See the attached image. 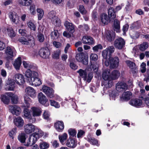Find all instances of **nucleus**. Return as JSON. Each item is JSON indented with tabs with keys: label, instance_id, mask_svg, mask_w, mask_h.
<instances>
[{
	"label": "nucleus",
	"instance_id": "1",
	"mask_svg": "<svg viewBox=\"0 0 149 149\" xmlns=\"http://www.w3.org/2000/svg\"><path fill=\"white\" fill-rule=\"evenodd\" d=\"M24 130L25 133L27 134H29L33 132V133H36V134L43 135V132L39 128L35 126L31 123L26 124L24 126Z\"/></svg>",
	"mask_w": 149,
	"mask_h": 149
},
{
	"label": "nucleus",
	"instance_id": "2",
	"mask_svg": "<svg viewBox=\"0 0 149 149\" xmlns=\"http://www.w3.org/2000/svg\"><path fill=\"white\" fill-rule=\"evenodd\" d=\"M47 17L50 20L52 23L55 26H61V21L56 15L55 11L52 10L49 12L47 15Z\"/></svg>",
	"mask_w": 149,
	"mask_h": 149
},
{
	"label": "nucleus",
	"instance_id": "3",
	"mask_svg": "<svg viewBox=\"0 0 149 149\" xmlns=\"http://www.w3.org/2000/svg\"><path fill=\"white\" fill-rule=\"evenodd\" d=\"M37 134L36 133H33L31 134L28 138L26 142L24 143V145L26 146H31L34 144L39 138L43 135Z\"/></svg>",
	"mask_w": 149,
	"mask_h": 149
},
{
	"label": "nucleus",
	"instance_id": "4",
	"mask_svg": "<svg viewBox=\"0 0 149 149\" xmlns=\"http://www.w3.org/2000/svg\"><path fill=\"white\" fill-rule=\"evenodd\" d=\"M77 72L79 74L80 76L84 81L86 80L88 83L90 82L93 77V74L92 73H89L87 75L86 70L81 69H80L77 71Z\"/></svg>",
	"mask_w": 149,
	"mask_h": 149
},
{
	"label": "nucleus",
	"instance_id": "5",
	"mask_svg": "<svg viewBox=\"0 0 149 149\" xmlns=\"http://www.w3.org/2000/svg\"><path fill=\"white\" fill-rule=\"evenodd\" d=\"M77 61L86 65L88 64V58L86 57L83 52L77 54L75 57Z\"/></svg>",
	"mask_w": 149,
	"mask_h": 149
},
{
	"label": "nucleus",
	"instance_id": "6",
	"mask_svg": "<svg viewBox=\"0 0 149 149\" xmlns=\"http://www.w3.org/2000/svg\"><path fill=\"white\" fill-rule=\"evenodd\" d=\"M16 50L15 48L12 46L7 47L5 50V53L7 56L6 58L8 60H10L15 55Z\"/></svg>",
	"mask_w": 149,
	"mask_h": 149
},
{
	"label": "nucleus",
	"instance_id": "7",
	"mask_svg": "<svg viewBox=\"0 0 149 149\" xmlns=\"http://www.w3.org/2000/svg\"><path fill=\"white\" fill-rule=\"evenodd\" d=\"M42 91L48 97L50 98H53L55 96L54 91L50 87L44 85L42 86Z\"/></svg>",
	"mask_w": 149,
	"mask_h": 149
},
{
	"label": "nucleus",
	"instance_id": "8",
	"mask_svg": "<svg viewBox=\"0 0 149 149\" xmlns=\"http://www.w3.org/2000/svg\"><path fill=\"white\" fill-rule=\"evenodd\" d=\"M38 54L40 56L43 58H48L50 54V52L47 47L41 48L39 51Z\"/></svg>",
	"mask_w": 149,
	"mask_h": 149
},
{
	"label": "nucleus",
	"instance_id": "9",
	"mask_svg": "<svg viewBox=\"0 0 149 149\" xmlns=\"http://www.w3.org/2000/svg\"><path fill=\"white\" fill-rule=\"evenodd\" d=\"M13 80L19 86L23 84L25 82L23 75L19 73L15 74Z\"/></svg>",
	"mask_w": 149,
	"mask_h": 149
},
{
	"label": "nucleus",
	"instance_id": "10",
	"mask_svg": "<svg viewBox=\"0 0 149 149\" xmlns=\"http://www.w3.org/2000/svg\"><path fill=\"white\" fill-rule=\"evenodd\" d=\"M125 44V42L123 38H118L116 39L114 45L116 48L120 49L124 47Z\"/></svg>",
	"mask_w": 149,
	"mask_h": 149
},
{
	"label": "nucleus",
	"instance_id": "11",
	"mask_svg": "<svg viewBox=\"0 0 149 149\" xmlns=\"http://www.w3.org/2000/svg\"><path fill=\"white\" fill-rule=\"evenodd\" d=\"M115 48L113 46H109L104 50L102 52V56L104 58L106 59L107 58L108 55L110 57L111 54L114 51Z\"/></svg>",
	"mask_w": 149,
	"mask_h": 149
},
{
	"label": "nucleus",
	"instance_id": "12",
	"mask_svg": "<svg viewBox=\"0 0 149 149\" xmlns=\"http://www.w3.org/2000/svg\"><path fill=\"white\" fill-rule=\"evenodd\" d=\"M38 98L39 102L45 106H48L49 105V103L47 102L48 99L45 95L42 93H39L38 95Z\"/></svg>",
	"mask_w": 149,
	"mask_h": 149
},
{
	"label": "nucleus",
	"instance_id": "13",
	"mask_svg": "<svg viewBox=\"0 0 149 149\" xmlns=\"http://www.w3.org/2000/svg\"><path fill=\"white\" fill-rule=\"evenodd\" d=\"M110 62V67L111 68H116L119 65V59L118 57L113 58H109Z\"/></svg>",
	"mask_w": 149,
	"mask_h": 149
},
{
	"label": "nucleus",
	"instance_id": "14",
	"mask_svg": "<svg viewBox=\"0 0 149 149\" xmlns=\"http://www.w3.org/2000/svg\"><path fill=\"white\" fill-rule=\"evenodd\" d=\"M127 88L128 86L127 84L123 82H118L116 84V90L119 92L127 90Z\"/></svg>",
	"mask_w": 149,
	"mask_h": 149
},
{
	"label": "nucleus",
	"instance_id": "15",
	"mask_svg": "<svg viewBox=\"0 0 149 149\" xmlns=\"http://www.w3.org/2000/svg\"><path fill=\"white\" fill-rule=\"evenodd\" d=\"M9 109L13 114L16 116L19 115L21 112L20 108L17 105H9Z\"/></svg>",
	"mask_w": 149,
	"mask_h": 149
},
{
	"label": "nucleus",
	"instance_id": "16",
	"mask_svg": "<svg viewBox=\"0 0 149 149\" xmlns=\"http://www.w3.org/2000/svg\"><path fill=\"white\" fill-rule=\"evenodd\" d=\"M9 16L10 19L14 23L17 24L19 22V17L14 12H10L9 13Z\"/></svg>",
	"mask_w": 149,
	"mask_h": 149
},
{
	"label": "nucleus",
	"instance_id": "17",
	"mask_svg": "<svg viewBox=\"0 0 149 149\" xmlns=\"http://www.w3.org/2000/svg\"><path fill=\"white\" fill-rule=\"evenodd\" d=\"M100 19L101 22L105 25L107 24L110 21L112 20L107 14L104 13L101 14Z\"/></svg>",
	"mask_w": 149,
	"mask_h": 149
},
{
	"label": "nucleus",
	"instance_id": "18",
	"mask_svg": "<svg viewBox=\"0 0 149 149\" xmlns=\"http://www.w3.org/2000/svg\"><path fill=\"white\" fill-rule=\"evenodd\" d=\"M115 37V33L113 31H108L106 32L105 38L109 41L113 40Z\"/></svg>",
	"mask_w": 149,
	"mask_h": 149
},
{
	"label": "nucleus",
	"instance_id": "19",
	"mask_svg": "<svg viewBox=\"0 0 149 149\" xmlns=\"http://www.w3.org/2000/svg\"><path fill=\"white\" fill-rule=\"evenodd\" d=\"M15 82L12 79L8 80L5 89L6 91H13L15 87Z\"/></svg>",
	"mask_w": 149,
	"mask_h": 149
},
{
	"label": "nucleus",
	"instance_id": "20",
	"mask_svg": "<svg viewBox=\"0 0 149 149\" xmlns=\"http://www.w3.org/2000/svg\"><path fill=\"white\" fill-rule=\"evenodd\" d=\"M15 125L18 127H21L24 125V122L22 118L20 117L15 118L14 119Z\"/></svg>",
	"mask_w": 149,
	"mask_h": 149
},
{
	"label": "nucleus",
	"instance_id": "21",
	"mask_svg": "<svg viewBox=\"0 0 149 149\" xmlns=\"http://www.w3.org/2000/svg\"><path fill=\"white\" fill-rule=\"evenodd\" d=\"M29 82L30 85L35 86H39L42 84L40 79L38 77L31 78V80H29Z\"/></svg>",
	"mask_w": 149,
	"mask_h": 149
},
{
	"label": "nucleus",
	"instance_id": "22",
	"mask_svg": "<svg viewBox=\"0 0 149 149\" xmlns=\"http://www.w3.org/2000/svg\"><path fill=\"white\" fill-rule=\"evenodd\" d=\"M113 84L112 80L111 79H104L102 82V86H104V88H111Z\"/></svg>",
	"mask_w": 149,
	"mask_h": 149
},
{
	"label": "nucleus",
	"instance_id": "23",
	"mask_svg": "<svg viewBox=\"0 0 149 149\" xmlns=\"http://www.w3.org/2000/svg\"><path fill=\"white\" fill-rule=\"evenodd\" d=\"M142 101L139 99H134L131 100L130 101V104L133 106L139 107L142 105Z\"/></svg>",
	"mask_w": 149,
	"mask_h": 149
},
{
	"label": "nucleus",
	"instance_id": "24",
	"mask_svg": "<svg viewBox=\"0 0 149 149\" xmlns=\"http://www.w3.org/2000/svg\"><path fill=\"white\" fill-rule=\"evenodd\" d=\"M64 25L69 32L71 33H73L74 32V26L72 23L68 21H66L64 23Z\"/></svg>",
	"mask_w": 149,
	"mask_h": 149
},
{
	"label": "nucleus",
	"instance_id": "25",
	"mask_svg": "<svg viewBox=\"0 0 149 149\" xmlns=\"http://www.w3.org/2000/svg\"><path fill=\"white\" fill-rule=\"evenodd\" d=\"M26 93L32 97H34L36 96V92L35 90L32 87L29 86L25 89Z\"/></svg>",
	"mask_w": 149,
	"mask_h": 149
},
{
	"label": "nucleus",
	"instance_id": "26",
	"mask_svg": "<svg viewBox=\"0 0 149 149\" xmlns=\"http://www.w3.org/2000/svg\"><path fill=\"white\" fill-rule=\"evenodd\" d=\"M82 41L84 44L89 45L92 44L94 43V40L92 38L88 36H84L82 38Z\"/></svg>",
	"mask_w": 149,
	"mask_h": 149
},
{
	"label": "nucleus",
	"instance_id": "27",
	"mask_svg": "<svg viewBox=\"0 0 149 149\" xmlns=\"http://www.w3.org/2000/svg\"><path fill=\"white\" fill-rule=\"evenodd\" d=\"M24 117L28 119L31 120L30 122L33 123L35 122L36 119L35 118H32L30 114V112L27 108L24 109Z\"/></svg>",
	"mask_w": 149,
	"mask_h": 149
},
{
	"label": "nucleus",
	"instance_id": "28",
	"mask_svg": "<svg viewBox=\"0 0 149 149\" xmlns=\"http://www.w3.org/2000/svg\"><path fill=\"white\" fill-rule=\"evenodd\" d=\"M77 143L75 140L71 137H70L68 139L66 145L70 148H74L77 146Z\"/></svg>",
	"mask_w": 149,
	"mask_h": 149
},
{
	"label": "nucleus",
	"instance_id": "29",
	"mask_svg": "<svg viewBox=\"0 0 149 149\" xmlns=\"http://www.w3.org/2000/svg\"><path fill=\"white\" fill-rule=\"evenodd\" d=\"M54 127L58 131L61 132L64 128L63 123L62 121H58L55 124Z\"/></svg>",
	"mask_w": 149,
	"mask_h": 149
},
{
	"label": "nucleus",
	"instance_id": "30",
	"mask_svg": "<svg viewBox=\"0 0 149 149\" xmlns=\"http://www.w3.org/2000/svg\"><path fill=\"white\" fill-rule=\"evenodd\" d=\"M32 115L34 117L40 116L41 113V109L38 107H33L31 108Z\"/></svg>",
	"mask_w": 149,
	"mask_h": 149
},
{
	"label": "nucleus",
	"instance_id": "31",
	"mask_svg": "<svg viewBox=\"0 0 149 149\" xmlns=\"http://www.w3.org/2000/svg\"><path fill=\"white\" fill-rule=\"evenodd\" d=\"M102 78L103 79H111L110 75V71L109 69L104 70L102 74Z\"/></svg>",
	"mask_w": 149,
	"mask_h": 149
},
{
	"label": "nucleus",
	"instance_id": "32",
	"mask_svg": "<svg viewBox=\"0 0 149 149\" xmlns=\"http://www.w3.org/2000/svg\"><path fill=\"white\" fill-rule=\"evenodd\" d=\"M9 93H6L5 95L1 96V100L5 104H8L9 102L10 97L8 96V94Z\"/></svg>",
	"mask_w": 149,
	"mask_h": 149
},
{
	"label": "nucleus",
	"instance_id": "33",
	"mask_svg": "<svg viewBox=\"0 0 149 149\" xmlns=\"http://www.w3.org/2000/svg\"><path fill=\"white\" fill-rule=\"evenodd\" d=\"M21 63V58L19 57L15 60L13 63V65L16 70H18L19 69Z\"/></svg>",
	"mask_w": 149,
	"mask_h": 149
},
{
	"label": "nucleus",
	"instance_id": "34",
	"mask_svg": "<svg viewBox=\"0 0 149 149\" xmlns=\"http://www.w3.org/2000/svg\"><path fill=\"white\" fill-rule=\"evenodd\" d=\"M108 14L109 16L111 19L113 20L116 17V14L114 9L113 8H110L108 10Z\"/></svg>",
	"mask_w": 149,
	"mask_h": 149
},
{
	"label": "nucleus",
	"instance_id": "35",
	"mask_svg": "<svg viewBox=\"0 0 149 149\" xmlns=\"http://www.w3.org/2000/svg\"><path fill=\"white\" fill-rule=\"evenodd\" d=\"M132 95V93L131 92H126L123 94L122 97H121V99L125 101H127L130 99Z\"/></svg>",
	"mask_w": 149,
	"mask_h": 149
},
{
	"label": "nucleus",
	"instance_id": "36",
	"mask_svg": "<svg viewBox=\"0 0 149 149\" xmlns=\"http://www.w3.org/2000/svg\"><path fill=\"white\" fill-rule=\"evenodd\" d=\"M8 96L11 98L12 103L13 104H16L18 102V98L17 95L12 93H9Z\"/></svg>",
	"mask_w": 149,
	"mask_h": 149
},
{
	"label": "nucleus",
	"instance_id": "37",
	"mask_svg": "<svg viewBox=\"0 0 149 149\" xmlns=\"http://www.w3.org/2000/svg\"><path fill=\"white\" fill-rule=\"evenodd\" d=\"M32 0H19L18 3L21 5L24 6H29L32 3Z\"/></svg>",
	"mask_w": 149,
	"mask_h": 149
},
{
	"label": "nucleus",
	"instance_id": "38",
	"mask_svg": "<svg viewBox=\"0 0 149 149\" xmlns=\"http://www.w3.org/2000/svg\"><path fill=\"white\" fill-rule=\"evenodd\" d=\"M18 140L22 143H24L26 140V134L24 133H21L18 136Z\"/></svg>",
	"mask_w": 149,
	"mask_h": 149
},
{
	"label": "nucleus",
	"instance_id": "39",
	"mask_svg": "<svg viewBox=\"0 0 149 149\" xmlns=\"http://www.w3.org/2000/svg\"><path fill=\"white\" fill-rule=\"evenodd\" d=\"M24 107L28 108L29 107L30 103L31 101L30 98L27 95H25L24 97Z\"/></svg>",
	"mask_w": 149,
	"mask_h": 149
},
{
	"label": "nucleus",
	"instance_id": "40",
	"mask_svg": "<svg viewBox=\"0 0 149 149\" xmlns=\"http://www.w3.org/2000/svg\"><path fill=\"white\" fill-rule=\"evenodd\" d=\"M113 27L114 30L116 32H119L120 29V22L117 19L114 20V21Z\"/></svg>",
	"mask_w": 149,
	"mask_h": 149
},
{
	"label": "nucleus",
	"instance_id": "41",
	"mask_svg": "<svg viewBox=\"0 0 149 149\" xmlns=\"http://www.w3.org/2000/svg\"><path fill=\"white\" fill-rule=\"evenodd\" d=\"M36 11L37 13L38 20H40L44 15V11L42 9L38 8L37 9Z\"/></svg>",
	"mask_w": 149,
	"mask_h": 149
},
{
	"label": "nucleus",
	"instance_id": "42",
	"mask_svg": "<svg viewBox=\"0 0 149 149\" xmlns=\"http://www.w3.org/2000/svg\"><path fill=\"white\" fill-rule=\"evenodd\" d=\"M22 64L24 68H26L30 69H34L35 68L33 65L31 64L29 62L23 61L22 62Z\"/></svg>",
	"mask_w": 149,
	"mask_h": 149
},
{
	"label": "nucleus",
	"instance_id": "43",
	"mask_svg": "<svg viewBox=\"0 0 149 149\" xmlns=\"http://www.w3.org/2000/svg\"><path fill=\"white\" fill-rule=\"evenodd\" d=\"M59 36V33L57 30H54L52 31L51 34V38L53 40H56L58 39Z\"/></svg>",
	"mask_w": 149,
	"mask_h": 149
},
{
	"label": "nucleus",
	"instance_id": "44",
	"mask_svg": "<svg viewBox=\"0 0 149 149\" xmlns=\"http://www.w3.org/2000/svg\"><path fill=\"white\" fill-rule=\"evenodd\" d=\"M120 76V73L117 70H114L111 73V79H117Z\"/></svg>",
	"mask_w": 149,
	"mask_h": 149
},
{
	"label": "nucleus",
	"instance_id": "45",
	"mask_svg": "<svg viewBox=\"0 0 149 149\" xmlns=\"http://www.w3.org/2000/svg\"><path fill=\"white\" fill-rule=\"evenodd\" d=\"M78 28L80 30L84 32L87 31L89 29V27L88 25L86 24L79 25Z\"/></svg>",
	"mask_w": 149,
	"mask_h": 149
},
{
	"label": "nucleus",
	"instance_id": "46",
	"mask_svg": "<svg viewBox=\"0 0 149 149\" xmlns=\"http://www.w3.org/2000/svg\"><path fill=\"white\" fill-rule=\"evenodd\" d=\"M68 137V135L66 133H64L61 135H60L58 136V138L60 142L63 143Z\"/></svg>",
	"mask_w": 149,
	"mask_h": 149
},
{
	"label": "nucleus",
	"instance_id": "47",
	"mask_svg": "<svg viewBox=\"0 0 149 149\" xmlns=\"http://www.w3.org/2000/svg\"><path fill=\"white\" fill-rule=\"evenodd\" d=\"M87 140L91 144L93 145H96L97 146H98L99 145L98 141L96 139L94 138L91 137L88 138Z\"/></svg>",
	"mask_w": 149,
	"mask_h": 149
},
{
	"label": "nucleus",
	"instance_id": "48",
	"mask_svg": "<svg viewBox=\"0 0 149 149\" xmlns=\"http://www.w3.org/2000/svg\"><path fill=\"white\" fill-rule=\"evenodd\" d=\"M7 31L8 36L11 38L14 37L15 36V33L12 28L10 27L8 28Z\"/></svg>",
	"mask_w": 149,
	"mask_h": 149
},
{
	"label": "nucleus",
	"instance_id": "49",
	"mask_svg": "<svg viewBox=\"0 0 149 149\" xmlns=\"http://www.w3.org/2000/svg\"><path fill=\"white\" fill-rule=\"evenodd\" d=\"M148 46V44L147 42H143L142 44L140 45L139 49L140 50L143 51L146 50Z\"/></svg>",
	"mask_w": 149,
	"mask_h": 149
},
{
	"label": "nucleus",
	"instance_id": "50",
	"mask_svg": "<svg viewBox=\"0 0 149 149\" xmlns=\"http://www.w3.org/2000/svg\"><path fill=\"white\" fill-rule=\"evenodd\" d=\"M49 147V144L45 142H42L40 143V149H47Z\"/></svg>",
	"mask_w": 149,
	"mask_h": 149
},
{
	"label": "nucleus",
	"instance_id": "51",
	"mask_svg": "<svg viewBox=\"0 0 149 149\" xmlns=\"http://www.w3.org/2000/svg\"><path fill=\"white\" fill-rule=\"evenodd\" d=\"M118 93L116 91H113L109 94L110 99V100H115V98L118 95Z\"/></svg>",
	"mask_w": 149,
	"mask_h": 149
},
{
	"label": "nucleus",
	"instance_id": "52",
	"mask_svg": "<svg viewBox=\"0 0 149 149\" xmlns=\"http://www.w3.org/2000/svg\"><path fill=\"white\" fill-rule=\"evenodd\" d=\"M17 132V129L16 127L13 128L9 132V135L12 139H13L14 136L15 135Z\"/></svg>",
	"mask_w": 149,
	"mask_h": 149
},
{
	"label": "nucleus",
	"instance_id": "53",
	"mask_svg": "<svg viewBox=\"0 0 149 149\" xmlns=\"http://www.w3.org/2000/svg\"><path fill=\"white\" fill-rule=\"evenodd\" d=\"M25 75L26 77L28 78V80L29 81V80H31L32 76V71L30 69H28L25 72Z\"/></svg>",
	"mask_w": 149,
	"mask_h": 149
},
{
	"label": "nucleus",
	"instance_id": "54",
	"mask_svg": "<svg viewBox=\"0 0 149 149\" xmlns=\"http://www.w3.org/2000/svg\"><path fill=\"white\" fill-rule=\"evenodd\" d=\"M50 104L52 106L56 108H59L60 107L59 104L57 102L53 100H50Z\"/></svg>",
	"mask_w": 149,
	"mask_h": 149
},
{
	"label": "nucleus",
	"instance_id": "55",
	"mask_svg": "<svg viewBox=\"0 0 149 149\" xmlns=\"http://www.w3.org/2000/svg\"><path fill=\"white\" fill-rule=\"evenodd\" d=\"M60 54V51L58 49L54 52L52 55L53 58H54L58 59L59 58Z\"/></svg>",
	"mask_w": 149,
	"mask_h": 149
},
{
	"label": "nucleus",
	"instance_id": "56",
	"mask_svg": "<svg viewBox=\"0 0 149 149\" xmlns=\"http://www.w3.org/2000/svg\"><path fill=\"white\" fill-rule=\"evenodd\" d=\"M37 39L40 42H43L45 39L44 35L41 33H38L37 35Z\"/></svg>",
	"mask_w": 149,
	"mask_h": 149
},
{
	"label": "nucleus",
	"instance_id": "57",
	"mask_svg": "<svg viewBox=\"0 0 149 149\" xmlns=\"http://www.w3.org/2000/svg\"><path fill=\"white\" fill-rule=\"evenodd\" d=\"M125 63L130 68L133 69L134 68L135 65V64L133 62L129 60L125 61Z\"/></svg>",
	"mask_w": 149,
	"mask_h": 149
},
{
	"label": "nucleus",
	"instance_id": "58",
	"mask_svg": "<svg viewBox=\"0 0 149 149\" xmlns=\"http://www.w3.org/2000/svg\"><path fill=\"white\" fill-rule=\"evenodd\" d=\"M29 10L31 15H34L36 13V7L35 5H31L30 7Z\"/></svg>",
	"mask_w": 149,
	"mask_h": 149
},
{
	"label": "nucleus",
	"instance_id": "59",
	"mask_svg": "<svg viewBox=\"0 0 149 149\" xmlns=\"http://www.w3.org/2000/svg\"><path fill=\"white\" fill-rule=\"evenodd\" d=\"M18 40L23 44L28 45L29 43L28 40L23 37H20L19 39Z\"/></svg>",
	"mask_w": 149,
	"mask_h": 149
},
{
	"label": "nucleus",
	"instance_id": "60",
	"mask_svg": "<svg viewBox=\"0 0 149 149\" xmlns=\"http://www.w3.org/2000/svg\"><path fill=\"white\" fill-rule=\"evenodd\" d=\"M43 116L44 119L48 120L49 119L50 113L48 111L45 110L43 113Z\"/></svg>",
	"mask_w": 149,
	"mask_h": 149
},
{
	"label": "nucleus",
	"instance_id": "61",
	"mask_svg": "<svg viewBox=\"0 0 149 149\" xmlns=\"http://www.w3.org/2000/svg\"><path fill=\"white\" fill-rule=\"evenodd\" d=\"M27 25L28 27L30 28V29L34 31H35L36 30V26L31 21H29L27 23Z\"/></svg>",
	"mask_w": 149,
	"mask_h": 149
},
{
	"label": "nucleus",
	"instance_id": "62",
	"mask_svg": "<svg viewBox=\"0 0 149 149\" xmlns=\"http://www.w3.org/2000/svg\"><path fill=\"white\" fill-rule=\"evenodd\" d=\"M146 64L144 62H143L141 65L140 71L142 73H144L146 70Z\"/></svg>",
	"mask_w": 149,
	"mask_h": 149
},
{
	"label": "nucleus",
	"instance_id": "63",
	"mask_svg": "<svg viewBox=\"0 0 149 149\" xmlns=\"http://www.w3.org/2000/svg\"><path fill=\"white\" fill-rule=\"evenodd\" d=\"M68 132L69 135L74 136L77 133L76 131L74 129H70L68 130Z\"/></svg>",
	"mask_w": 149,
	"mask_h": 149
},
{
	"label": "nucleus",
	"instance_id": "64",
	"mask_svg": "<svg viewBox=\"0 0 149 149\" xmlns=\"http://www.w3.org/2000/svg\"><path fill=\"white\" fill-rule=\"evenodd\" d=\"M79 10L82 14H85L86 13V11L85 10L84 6L82 5L79 6Z\"/></svg>",
	"mask_w": 149,
	"mask_h": 149
}]
</instances>
